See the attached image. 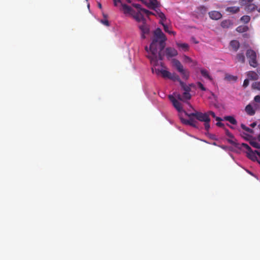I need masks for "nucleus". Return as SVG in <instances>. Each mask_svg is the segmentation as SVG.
Masks as SVG:
<instances>
[{
    "label": "nucleus",
    "mask_w": 260,
    "mask_h": 260,
    "mask_svg": "<svg viewBox=\"0 0 260 260\" xmlns=\"http://www.w3.org/2000/svg\"><path fill=\"white\" fill-rule=\"evenodd\" d=\"M134 18L135 20L138 22H140L141 21H143V22H146L145 19L144 18L143 16L140 13H137L136 15H134Z\"/></svg>",
    "instance_id": "b1692460"
},
{
    "label": "nucleus",
    "mask_w": 260,
    "mask_h": 260,
    "mask_svg": "<svg viewBox=\"0 0 260 260\" xmlns=\"http://www.w3.org/2000/svg\"><path fill=\"white\" fill-rule=\"evenodd\" d=\"M151 5L153 6V8H156L158 6V2L157 0H152L150 2Z\"/></svg>",
    "instance_id": "4c0bfd02"
},
{
    "label": "nucleus",
    "mask_w": 260,
    "mask_h": 260,
    "mask_svg": "<svg viewBox=\"0 0 260 260\" xmlns=\"http://www.w3.org/2000/svg\"><path fill=\"white\" fill-rule=\"evenodd\" d=\"M160 70H161L155 69V73L158 75L160 73Z\"/></svg>",
    "instance_id": "3c124183"
},
{
    "label": "nucleus",
    "mask_w": 260,
    "mask_h": 260,
    "mask_svg": "<svg viewBox=\"0 0 260 260\" xmlns=\"http://www.w3.org/2000/svg\"><path fill=\"white\" fill-rule=\"evenodd\" d=\"M152 72H154V69H153V68H152Z\"/></svg>",
    "instance_id": "69168bd1"
},
{
    "label": "nucleus",
    "mask_w": 260,
    "mask_h": 260,
    "mask_svg": "<svg viewBox=\"0 0 260 260\" xmlns=\"http://www.w3.org/2000/svg\"><path fill=\"white\" fill-rule=\"evenodd\" d=\"M158 17L161 19V20L160 21V23L161 22H162V21H164L166 20V16L165 15L161 12H158Z\"/></svg>",
    "instance_id": "c9c22d12"
},
{
    "label": "nucleus",
    "mask_w": 260,
    "mask_h": 260,
    "mask_svg": "<svg viewBox=\"0 0 260 260\" xmlns=\"http://www.w3.org/2000/svg\"><path fill=\"white\" fill-rule=\"evenodd\" d=\"M188 117L189 118V119H185L182 117H180V120L181 122L185 125H188L193 127L197 128L198 127V122L194 118H193V117H194L190 116Z\"/></svg>",
    "instance_id": "423d86ee"
},
{
    "label": "nucleus",
    "mask_w": 260,
    "mask_h": 260,
    "mask_svg": "<svg viewBox=\"0 0 260 260\" xmlns=\"http://www.w3.org/2000/svg\"><path fill=\"white\" fill-rule=\"evenodd\" d=\"M236 61L244 63L245 61V58L244 53H239L236 56Z\"/></svg>",
    "instance_id": "a211bd4d"
},
{
    "label": "nucleus",
    "mask_w": 260,
    "mask_h": 260,
    "mask_svg": "<svg viewBox=\"0 0 260 260\" xmlns=\"http://www.w3.org/2000/svg\"><path fill=\"white\" fill-rule=\"evenodd\" d=\"M255 153L256 154H257V155L260 157V152L259 151H258L257 150H255Z\"/></svg>",
    "instance_id": "4d7b16f0"
},
{
    "label": "nucleus",
    "mask_w": 260,
    "mask_h": 260,
    "mask_svg": "<svg viewBox=\"0 0 260 260\" xmlns=\"http://www.w3.org/2000/svg\"><path fill=\"white\" fill-rule=\"evenodd\" d=\"M257 72L258 74L260 75V68H258L257 69Z\"/></svg>",
    "instance_id": "13d9d810"
},
{
    "label": "nucleus",
    "mask_w": 260,
    "mask_h": 260,
    "mask_svg": "<svg viewBox=\"0 0 260 260\" xmlns=\"http://www.w3.org/2000/svg\"><path fill=\"white\" fill-rule=\"evenodd\" d=\"M141 11L143 12L144 13H145L147 16H149L150 15H155L154 13L153 12H151L145 9H141Z\"/></svg>",
    "instance_id": "e433bc0d"
},
{
    "label": "nucleus",
    "mask_w": 260,
    "mask_h": 260,
    "mask_svg": "<svg viewBox=\"0 0 260 260\" xmlns=\"http://www.w3.org/2000/svg\"><path fill=\"white\" fill-rule=\"evenodd\" d=\"M201 73L202 75L205 78L208 79L211 81H213V78L212 77L209 75L208 72L205 70V69H201Z\"/></svg>",
    "instance_id": "aec40b11"
},
{
    "label": "nucleus",
    "mask_w": 260,
    "mask_h": 260,
    "mask_svg": "<svg viewBox=\"0 0 260 260\" xmlns=\"http://www.w3.org/2000/svg\"><path fill=\"white\" fill-rule=\"evenodd\" d=\"M176 45L178 48H181L184 51H187L189 50V45L187 43H176Z\"/></svg>",
    "instance_id": "4be33fe9"
},
{
    "label": "nucleus",
    "mask_w": 260,
    "mask_h": 260,
    "mask_svg": "<svg viewBox=\"0 0 260 260\" xmlns=\"http://www.w3.org/2000/svg\"><path fill=\"white\" fill-rule=\"evenodd\" d=\"M104 17L105 18H106V16L105 15H104Z\"/></svg>",
    "instance_id": "338daca9"
},
{
    "label": "nucleus",
    "mask_w": 260,
    "mask_h": 260,
    "mask_svg": "<svg viewBox=\"0 0 260 260\" xmlns=\"http://www.w3.org/2000/svg\"><path fill=\"white\" fill-rule=\"evenodd\" d=\"M210 138H212V139H215V136L214 135H212L210 137Z\"/></svg>",
    "instance_id": "052dcab7"
},
{
    "label": "nucleus",
    "mask_w": 260,
    "mask_h": 260,
    "mask_svg": "<svg viewBox=\"0 0 260 260\" xmlns=\"http://www.w3.org/2000/svg\"><path fill=\"white\" fill-rule=\"evenodd\" d=\"M247 77L252 80H257L258 79V74L254 71H249L247 73Z\"/></svg>",
    "instance_id": "ddd939ff"
},
{
    "label": "nucleus",
    "mask_w": 260,
    "mask_h": 260,
    "mask_svg": "<svg viewBox=\"0 0 260 260\" xmlns=\"http://www.w3.org/2000/svg\"><path fill=\"white\" fill-rule=\"evenodd\" d=\"M252 88L260 90V82H255L252 85Z\"/></svg>",
    "instance_id": "2f4dec72"
},
{
    "label": "nucleus",
    "mask_w": 260,
    "mask_h": 260,
    "mask_svg": "<svg viewBox=\"0 0 260 260\" xmlns=\"http://www.w3.org/2000/svg\"><path fill=\"white\" fill-rule=\"evenodd\" d=\"M226 78L229 81H236L237 79V77L236 76H234L233 75H228L226 76Z\"/></svg>",
    "instance_id": "f704fd0d"
},
{
    "label": "nucleus",
    "mask_w": 260,
    "mask_h": 260,
    "mask_svg": "<svg viewBox=\"0 0 260 260\" xmlns=\"http://www.w3.org/2000/svg\"><path fill=\"white\" fill-rule=\"evenodd\" d=\"M197 85H198L199 88H200L202 90H203V91L206 90V88L204 86L203 84L202 83H201L200 82H198L197 83Z\"/></svg>",
    "instance_id": "58836bf2"
},
{
    "label": "nucleus",
    "mask_w": 260,
    "mask_h": 260,
    "mask_svg": "<svg viewBox=\"0 0 260 260\" xmlns=\"http://www.w3.org/2000/svg\"><path fill=\"white\" fill-rule=\"evenodd\" d=\"M98 7L100 9H102V4L100 3H98Z\"/></svg>",
    "instance_id": "6e6d98bb"
},
{
    "label": "nucleus",
    "mask_w": 260,
    "mask_h": 260,
    "mask_svg": "<svg viewBox=\"0 0 260 260\" xmlns=\"http://www.w3.org/2000/svg\"><path fill=\"white\" fill-rule=\"evenodd\" d=\"M256 122H253L250 124V126H251L252 127H254L256 126Z\"/></svg>",
    "instance_id": "864d4df0"
},
{
    "label": "nucleus",
    "mask_w": 260,
    "mask_h": 260,
    "mask_svg": "<svg viewBox=\"0 0 260 260\" xmlns=\"http://www.w3.org/2000/svg\"><path fill=\"white\" fill-rule=\"evenodd\" d=\"M242 146L243 148L246 149L247 150V151H249V150H251V147L246 143H242Z\"/></svg>",
    "instance_id": "ea45409f"
},
{
    "label": "nucleus",
    "mask_w": 260,
    "mask_h": 260,
    "mask_svg": "<svg viewBox=\"0 0 260 260\" xmlns=\"http://www.w3.org/2000/svg\"><path fill=\"white\" fill-rule=\"evenodd\" d=\"M165 53L167 57L168 58L175 57L178 55L177 51L172 47H167L165 49Z\"/></svg>",
    "instance_id": "6e6552de"
},
{
    "label": "nucleus",
    "mask_w": 260,
    "mask_h": 260,
    "mask_svg": "<svg viewBox=\"0 0 260 260\" xmlns=\"http://www.w3.org/2000/svg\"><path fill=\"white\" fill-rule=\"evenodd\" d=\"M158 12H161L159 10H155V12L156 13H154L155 15H157V16H158Z\"/></svg>",
    "instance_id": "5fc2aeb1"
},
{
    "label": "nucleus",
    "mask_w": 260,
    "mask_h": 260,
    "mask_svg": "<svg viewBox=\"0 0 260 260\" xmlns=\"http://www.w3.org/2000/svg\"><path fill=\"white\" fill-rule=\"evenodd\" d=\"M249 80L247 79H245L243 82V86L245 88L249 85Z\"/></svg>",
    "instance_id": "c03bdc74"
},
{
    "label": "nucleus",
    "mask_w": 260,
    "mask_h": 260,
    "mask_svg": "<svg viewBox=\"0 0 260 260\" xmlns=\"http://www.w3.org/2000/svg\"><path fill=\"white\" fill-rule=\"evenodd\" d=\"M247 157L253 161L257 160V157L256 156L255 151H253L251 149L249 151L247 152Z\"/></svg>",
    "instance_id": "dca6fc26"
},
{
    "label": "nucleus",
    "mask_w": 260,
    "mask_h": 260,
    "mask_svg": "<svg viewBox=\"0 0 260 260\" xmlns=\"http://www.w3.org/2000/svg\"><path fill=\"white\" fill-rule=\"evenodd\" d=\"M174 94L173 95H169V99L170 101L172 102L173 106L175 108V109L178 111L181 112L183 110L182 107L181 106V103L178 102Z\"/></svg>",
    "instance_id": "0eeeda50"
},
{
    "label": "nucleus",
    "mask_w": 260,
    "mask_h": 260,
    "mask_svg": "<svg viewBox=\"0 0 260 260\" xmlns=\"http://www.w3.org/2000/svg\"><path fill=\"white\" fill-rule=\"evenodd\" d=\"M257 11L259 13H260V7H258L257 6Z\"/></svg>",
    "instance_id": "bf43d9fd"
},
{
    "label": "nucleus",
    "mask_w": 260,
    "mask_h": 260,
    "mask_svg": "<svg viewBox=\"0 0 260 260\" xmlns=\"http://www.w3.org/2000/svg\"><path fill=\"white\" fill-rule=\"evenodd\" d=\"M214 118H215V120H216V121H217L218 122H219V121H222V119L220 117H219L216 116V117H215Z\"/></svg>",
    "instance_id": "8fccbe9b"
},
{
    "label": "nucleus",
    "mask_w": 260,
    "mask_h": 260,
    "mask_svg": "<svg viewBox=\"0 0 260 260\" xmlns=\"http://www.w3.org/2000/svg\"><path fill=\"white\" fill-rule=\"evenodd\" d=\"M101 22L106 26H109L110 25L109 22L107 19L102 20Z\"/></svg>",
    "instance_id": "a19ab883"
},
{
    "label": "nucleus",
    "mask_w": 260,
    "mask_h": 260,
    "mask_svg": "<svg viewBox=\"0 0 260 260\" xmlns=\"http://www.w3.org/2000/svg\"><path fill=\"white\" fill-rule=\"evenodd\" d=\"M122 10L125 14H132L134 12L133 9L128 5L121 3Z\"/></svg>",
    "instance_id": "9b49d317"
},
{
    "label": "nucleus",
    "mask_w": 260,
    "mask_h": 260,
    "mask_svg": "<svg viewBox=\"0 0 260 260\" xmlns=\"http://www.w3.org/2000/svg\"><path fill=\"white\" fill-rule=\"evenodd\" d=\"M248 27L245 25L244 26H239L237 27L236 30L239 32H244L247 31L248 30Z\"/></svg>",
    "instance_id": "a878e982"
},
{
    "label": "nucleus",
    "mask_w": 260,
    "mask_h": 260,
    "mask_svg": "<svg viewBox=\"0 0 260 260\" xmlns=\"http://www.w3.org/2000/svg\"><path fill=\"white\" fill-rule=\"evenodd\" d=\"M145 35V34L141 33V37L142 39H145L146 38Z\"/></svg>",
    "instance_id": "603ef678"
},
{
    "label": "nucleus",
    "mask_w": 260,
    "mask_h": 260,
    "mask_svg": "<svg viewBox=\"0 0 260 260\" xmlns=\"http://www.w3.org/2000/svg\"><path fill=\"white\" fill-rule=\"evenodd\" d=\"M207 113H208L209 117H210V116H211L213 118H215L216 116L215 113L214 112H213L212 111H208Z\"/></svg>",
    "instance_id": "79ce46f5"
},
{
    "label": "nucleus",
    "mask_w": 260,
    "mask_h": 260,
    "mask_svg": "<svg viewBox=\"0 0 260 260\" xmlns=\"http://www.w3.org/2000/svg\"><path fill=\"white\" fill-rule=\"evenodd\" d=\"M225 134L226 135L228 136L229 137L231 138H234L233 135L230 132V131L228 129H225Z\"/></svg>",
    "instance_id": "a18cd8bd"
},
{
    "label": "nucleus",
    "mask_w": 260,
    "mask_h": 260,
    "mask_svg": "<svg viewBox=\"0 0 260 260\" xmlns=\"http://www.w3.org/2000/svg\"><path fill=\"white\" fill-rule=\"evenodd\" d=\"M241 127L243 129L245 130V131H246L249 133H253V131L252 129L247 127L245 124H244L243 123H242L241 124Z\"/></svg>",
    "instance_id": "c756f323"
},
{
    "label": "nucleus",
    "mask_w": 260,
    "mask_h": 260,
    "mask_svg": "<svg viewBox=\"0 0 260 260\" xmlns=\"http://www.w3.org/2000/svg\"><path fill=\"white\" fill-rule=\"evenodd\" d=\"M258 140L260 141V134L258 136Z\"/></svg>",
    "instance_id": "0e129e2a"
},
{
    "label": "nucleus",
    "mask_w": 260,
    "mask_h": 260,
    "mask_svg": "<svg viewBox=\"0 0 260 260\" xmlns=\"http://www.w3.org/2000/svg\"><path fill=\"white\" fill-rule=\"evenodd\" d=\"M160 73L162 75V77L169 78L170 76L171 75V73L167 70H161Z\"/></svg>",
    "instance_id": "bb28decb"
},
{
    "label": "nucleus",
    "mask_w": 260,
    "mask_h": 260,
    "mask_svg": "<svg viewBox=\"0 0 260 260\" xmlns=\"http://www.w3.org/2000/svg\"><path fill=\"white\" fill-rule=\"evenodd\" d=\"M246 55L248 60L249 64L250 66L256 68L258 66V62L256 60V53L252 49H248L246 51Z\"/></svg>",
    "instance_id": "39448f33"
},
{
    "label": "nucleus",
    "mask_w": 260,
    "mask_h": 260,
    "mask_svg": "<svg viewBox=\"0 0 260 260\" xmlns=\"http://www.w3.org/2000/svg\"><path fill=\"white\" fill-rule=\"evenodd\" d=\"M225 120L228 121L232 124L236 125L237 124V121L236 119L232 116H226L224 117Z\"/></svg>",
    "instance_id": "5701e85b"
},
{
    "label": "nucleus",
    "mask_w": 260,
    "mask_h": 260,
    "mask_svg": "<svg viewBox=\"0 0 260 260\" xmlns=\"http://www.w3.org/2000/svg\"><path fill=\"white\" fill-rule=\"evenodd\" d=\"M233 25V22L229 19H225L221 21L220 25L223 28H229Z\"/></svg>",
    "instance_id": "f8f14e48"
},
{
    "label": "nucleus",
    "mask_w": 260,
    "mask_h": 260,
    "mask_svg": "<svg viewBox=\"0 0 260 260\" xmlns=\"http://www.w3.org/2000/svg\"><path fill=\"white\" fill-rule=\"evenodd\" d=\"M257 6L254 4H249L246 6L245 10L248 12H252L257 10Z\"/></svg>",
    "instance_id": "2eb2a0df"
},
{
    "label": "nucleus",
    "mask_w": 260,
    "mask_h": 260,
    "mask_svg": "<svg viewBox=\"0 0 260 260\" xmlns=\"http://www.w3.org/2000/svg\"><path fill=\"white\" fill-rule=\"evenodd\" d=\"M245 111L246 113L250 116L253 115L255 114V110L250 104H248L245 107Z\"/></svg>",
    "instance_id": "f3484780"
},
{
    "label": "nucleus",
    "mask_w": 260,
    "mask_h": 260,
    "mask_svg": "<svg viewBox=\"0 0 260 260\" xmlns=\"http://www.w3.org/2000/svg\"><path fill=\"white\" fill-rule=\"evenodd\" d=\"M240 11V8L238 7L233 6L226 8V11L232 13L233 14L236 13Z\"/></svg>",
    "instance_id": "412c9836"
},
{
    "label": "nucleus",
    "mask_w": 260,
    "mask_h": 260,
    "mask_svg": "<svg viewBox=\"0 0 260 260\" xmlns=\"http://www.w3.org/2000/svg\"><path fill=\"white\" fill-rule=\"evenodd\" d=\"M184 61L186 62H188V63L193 62L194 65L197 64V62L195 61H193L190 57H189L186 55H184Z\"/></svg>",
    "instance_id": "473e14b6"
},
{
    "label": "nucleus",
    "mask_w": 260,
    "mask_h": 260,
    "mask_svg": "<svg viewBox=\"0 0 260 260\" xmlns=\"http://www.w3.org/2000/svg\"><path fill=\"white\" fill-rule=\"evenodd\" d=\"M229 142L231 144H233V143H233V141H232V140H229Z\"/></svg>",
    "instance_id": "680f3d73"
},
{
    "label": "nucleus",
    "mask_w": 260,
    "mask_h": 260,
    "mask_svg": "<svg viewBox=\"0 0 260 260\" xmlns=\"http://www.w3.org/2000/svg\"><path fill=\"white\" fill-rule=\"evenodd\" d=\"M113 1H114V6H117L118 3H121V4L122 3L121 0H113Z\"/></svg>",
    "instance_id": "09e8293b"
},
{
    "label": "nucleus",
    "mask_w": 260,
    "mask_h": 260,
    "mask_svg": "<svg viewBox=\"0 0 260 260\" xmlns=\"http://www.w3.org/2000/svg\"><path fill=\"white\" fill-rule=\"evenodd\" d=\"M153 34L149 48L146 46L145 49L147 52L150 51L151 54L148 55L147 57L150 60L152 64L156 66L158 60H162L164 56L162 51L166 46L167 37L159 28H156Z\"/></svg>",
    "instance_id": "f257e3e1"
},
{
    "label": "nucleus",
    "mask_w": 260,
    "mask_h": 260,
    "mask_svg": "<svg viewBox=\"0 0 260 260\" xmlns=\"http://www.w3.org/2000/svg\"><path fill=\"white\" fill-rule=\"evenodd\" d=\"M169 79L174 81H177L179 83H180V81H182L179 76L175 73H171V75Z\"/></svg>",
    "instance_id": "393cba45"
},
{
    "label": "nucleus",
    "mask_w": 260,
    "mask_h": 260,
    "mask_svg": "<svg viewBox=\"0 0 260 260\" xmlns=\"http://www.w3.org/2000/svg\"><path fill=\"white\" fill-rule=\"evenodd\" d=\"M207 11V8L204 6H200L197 8V13L200 15H204Z\"/></svg>",
    "instance_id": "6ab92c4d"
},
{
    "label": "nucleus",
    "mask_w": 260,
    "mask_h": 260,
    "mask_svg": "<svg viewBox=\"0 0 260 260\" xmlns=\"http://www.w3.org/2000/svg\"><path fill=\"white\" fill-rule=\"evenodd\" d=\"M241 21L245 23H248L250 20V17L248 15H244L241 18Z\"/></svg>",
    "instance_id": "c85d7f7f"
},
{
    "label": "nucleus",
    "mask_w": 260,
    "mask_h": 260,
    "mask_svg": "<svg viewBox=\"0 0 260 260\" xmlns=\"http://www.w3.org/2000/svg\"><path fill=\"white\" fill-rule=\"evenodd\" d=\"M88 7H89V4H88Z\"/></svg>",
    "instance_id": "774afa93"
},
{
    "label": "nucleus",
    "mask_w": 260,
    "mask_h": 260,
    "mask_svg": "<svg viewBox=\"0 0 260 260\" xmlns=\"http://www.w3.org/2000/svg\"><path fill=\"white\" fill-rule=\"evenodd\" d=\"M180 85L181 87V88L184 90V92L182 93V95H181L180 93L177 92L174 93L175 96L178 100L182 101L190 100L191 98V95L190 94L191 87H193L194 84H190L189 85H187L182 81H180Z\"/></svg>",
    "instance_id": "7ed1b4c3"
},
{
    "label": "nucleus",
    "mask_w": 260,
    "mask_h": 260,
    "mask_svg": "<svg viewBox=\"0 0 260 260\" xmlns=\"http://www.w3.org/2000/svg\"><path fill=\"white\" fill-rule=\"evenodd\" d=\"M230 46L234 51H237L240 47V43L237 40H232L230 42Z\"/></svg>",
    "instance_id": "4468645a"
},
{
    "label": "nucleus",
    "mask_w": 260,
    "mask_h": 260,
    "mask_svg": "<svg viewBox=\"0 0 260 260\" xmlns=\"http://www.w3.org/2000/svg\"><path fill=\"white\" fill-rule=\"evenodd\" d=\"M139 28L141 30V33L147 35L150 32L149 27L146 24V22H143V24L139 26Z\"/></svg>",
    "instance_id": "9d476101"
},
{
    "label": "nucleus",
    "mask_w": 260,
    "mask_h": 260,
    "mask_svg": "<svg viewBox=\"0 0 260 260\" xmlns=\"http://www.w3.org/2000/svg\"><path fill=\"white\" fill-rule=\"evenodd\" d=\"M250 144L252 147L255 148H260V144L255 141H251Z\"/></svg>",
    "instance_id": "7c9ffc66"
},
{
    "label": "nucleus",
    "mask_w": 260,
    "mask_h": 260,
    "mask_svg": "<svg viewBox=\"0 0 260 260\" xmlns=\"http://www.w3.org/2000/svg\"><path fill=\"white\" fill-rule=\"evenodd\" d=\"M185 115L187 117L194 116L197 120L201 122H204L205 129L208 132L210 128V122L211 119L209 117L207 112H201L194 110V112L188 113L186 111H184Z\"/></svg>",
    "instance_id": "f03ea898"
},
{
    "label": "nucleus",
    "mask_w": 260,
    "mask_h": 260,
    "mask_svg": "<svg viewBox=\"0 0 260 260\" xmlns=\"http://www.w3.org/2000/svg\"><path fill=\"white\" fill-rule=\"evenodd\" d=\"M253 0H240V4L241 5H246L251 4V3L253 2Z\"/></svg>",
    "instance_id": "72a5a7b5"
},
{
    "label": "nucleus",
    "mask_w": 260,
    "mask_h": 260,
    "mask_svg": "<svg viewBox=\"0 0 260 260\" xmlns=\"http://www.w3.org/2000/svg\"><path fill=\"white\" fill-rule=\"evenodd\" d=\"M209 17L212 20H219L221 18L222 15L220 12L217 11H212L208 13Z\"/></svg>",
    "instance_id": "1a4fd4ad"
},
{
    "label": "nucleus",
    "mask_w": 260,
    "mask_h": 260,
    "mask_svg": "<svg viewBox=\"0 0 260 260\" xmlns=\"http://www.w3.org/2000/svg\"><path fill=\"white\" fill-rule=\"evenodd\" d=\"M254 100L255 102L260 103V95H256L254 98Z\"/></svg>",
    "instance_id": "49530a36"
},
{
    "label": "nucleus",
    "mask_w": 260,
    "mask_h": 260,
    "mask_svg": "<svg viewBox=\"0 0 260 260\" xmlns=\"http://www.w3.org/2000/svg\"><path fill=\"white\" fill-rule=\"evenodd\" d=\"M216 125L219 126V127H223L224 126V124L223 123H222V122H221V121H219V122H217L216 123Z\"/></svg>",
    "instance_id": "de8ad7c7"
},
{
    "label": "nucleus",
    "mask_w": 260,
    "mask_h": 260,
    "mask_svg": "<svg viewBox=\"0 0 260 260\" xmlns=\"http://www.w3.org/2000/svg\"><path fill=\"white\" fill-rule=\"evenodd\" d=\"M172 63L177 70L181 74L182 78L186 80H188L189 77V72L184 69L180 61L176 59H173Z\"/></svg>",
    "instance_id": "20e7f679"
},
{
    "label": "nucleus",
    "mask_w": 260,
    "mask_h": 260,
    "mask_svg": "<svg viewBox=\"0 0 260 260\" xmlns=\"http://www.w3.org/2000/svg\"><path fill=\"white\" fill-rule=\"evenodd\" d=\"M133 6L135 8H136V9H138V10H140V11H141V9H142L143 8H141V5L140 4H133Z\"/></svg>",
    "instance_id": "37998d69"
},
{
    "label": "nucleus",
    "mask_w": 260,
    "mask_h": 260,
    "mask_svg": "<svg viewBox=\"0 0 260 260\" xmlns=\"http://www.w3.org/2000/svg\"><path fill=\"white\" fill-rule=\"evenodd\" d=\"M128 3H131V0H125Z\"/></svg>",
    "instance_id": "e2e57ef3"
},
{
    "label": "nucleus",
    "mask_w": 260,
    "mask_h": 260,
    "mask_svg": "<svg viewBox=\"0 0 260 260\" xmlns=\"http://www.w3.org/2000/svg\"><path fill=\"white\" fill-rule=\"evenodd\" d=\"M160 24L163 26L164 29L166 32L170 34H173L174 35H175V32L174 31L170 30L169 26H168L167 25L161 22H160Z\"/></svg>",
    "instance_id": "cd10ccee"
}]
</instances>
